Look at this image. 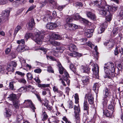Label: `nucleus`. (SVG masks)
<instances>
[{"label":"nucleus","instance_id":"1","mask_svg":"<svg viewBox=\"0 0 123 123\" xmlns=\"http://www.w3.org/2000/svg\"><path fill=\"white\" fill-rule=\"evenodd\" d=\"M90 5L94 4L100 8L99 13L103 16H108L110 14L108 10L106 2L103 0H91Z\"/></svg>","mask_w":123,"mask_h":123},{"label":"nucleus","instance_id":"2","mask_svg":"<svg viewBox=\"0 0 123 123\" xmlns=\"http://www.w3.org/2000/svg\"><path fill=\"white\" fill-rule=\"evenodd\" d=\"M35 39L33 40L37 44H39L42 43V41L44 38V36L45 34V32L42 31H38L35 34Z\"/></svg>","mask_w":123,"mask_h":123},{"label":"nucleus","instance_id":"3","mask_svg":"<svg viewBox=\"0 0 123 123\" xmlns=\"http://www.w3.org/2000/svg\"><path fill=\"white\" fill-rule=\"evenodd\" d=\"M104 68L105 72L107 74L111 75L115 72V65L113 63H109L108 66L104 67Z\"/></svg>","mask_w":123,"mask_h":123},{"label":"nucleus","instance_id":"4","mask_svg":"<svg viewBox=\"0 0 123 123\" xmlns=\"http://www.w3.org/2000/svg\"><path fill=\"white\" fill-rule=\"evenodd\" d=\"M99 67L98 65L96 64H94L92 70L93 71V74L95 75L96 77L98 78L99 77Z\"/></svg>","mask_w":123,"mask_h":123},{"label":"nucleus","instance_id":"5","mask_svg":"<svg viewBox=\"0 0 123 123\" xmlns=\"http://www.w3.org/2000/svg\"><path fill=\"white\" fill-rule=\"evenodd\" d=\"M24 103L26 105V107H31L33 110V111L35 112L34 110L36 109V108L31 100H25Z\"/></svg>","mask_w":123,"mask_h":123},{"label":"nucleus","instance_id":"6","mask_svg":"<svg viewBox=\"0 0 123 123\" xmlns=\"http://www.w3.org/2000/svg\"><path fill=\"white\" fill-rule=\"evenodd\" d=\"M57 26V25L53 23H50L46 25V28L50 30H53Z\"/></svg>","mask_w":123,"mask_h":123},{"label":"nucleus","instance_id":"7","mask_svg":"<svg viewBox=\"0 0 123 123\" xmlns=\"http://www.w3.org/2000/svg\"><path fill=\"white\" fill-rule=\"evenodd\" d=\"M85 97L87 98L88 101L90 104L91 105L93 104L94 98L92 94H86L85 96Z\"/></svg>","mask_w":123,"mask_h":123},{"label":"nucleus","instance_id":"8","mask_svg":"<svg viewBox=\"0 0 123 123\" xmlns=\"http://www.w3.org/2000/svg\"><path fill=\"white\" fill-rule=\"evenodd\" d=\"M85 31V34L87 37H89L92 35V33L93 32V30L86 29Z\"/></svg>","mask_w":123,"mask_h":123},{"label":"nucleus","instance_id":"9","mask_svg":"<svg viewBox=\"0 0 123 123\" xmlns=\"http://www.w3.org/2000/svg\"><path fill=\"white\" fill-rule=\"evenodd\" d=\"M108 10L110 14L114 12L117 9V7L112 6H107Z\"/></svg>","mask_w":123,"mask_h":123},{"label":"nucleus","instance_id":"10","mask_svg":"<svg viewBox=\"0 0 123 123\" xmlns=\"http://www.w3.org/2000/svg\"><path fill=\"white\" fill-rule=\"evenodd\" d=\"M81 80L83 85H86L89 83V79L88 77L84 76L82 77Z\"/></svg>","mask_w":123,"mask_h":123},{"label":"nucleus","instance_id":"11","mask_svg":"<svg viewBox=\"0 0 123 123\" xmlns=\"http://www.w3.org/2000/svg\"><path fill=\"white\" fill-rule=\"evenodd\" d=\"M89 105L88 104L87 101L85 100L83 104V109L84 110L87 111L88 115L89 113Z\"/></svg>","mask_w":123,"mask_h":123},{"label":"nucleus","instance_id":"12","mask_svg":"<svg viewBox=\"0 0 123 123\" xmlns=\"http://www.w3.org/2000/svg\"><path fill=\"white\" fill-rule=\"evenodd\" d=\"M35 24V23L34 22V19L32 18L28 24V29L31 30L33 27L34 26Z\"/></svg>","mask_w":123,"mask_h":123},{"label":"nucleus","instance_id":"13","mask_svg":"<svg viewBox=\"0 0 123 123\" xmlns=\"http://www.w3.org/2000/svg\"><path fill=\"white\" fill-rule=\"evenodd\" d=\"M109 90L107 88H105L104 90L103 94L104 98H106L110 96V93Z\"/></svg>","mask_w":123,"mask_h":123},{"label":"nucleus","instance_id":"14","mask_svg":"<svg viewBox=\"0 0 123 123\" xmlns=\"http://www.w3.org/2000/svg\"><path fill=\"white\" fill-rule=\"evenodd\" d=\"M86 13L88 17L93 20H95L96 19V17L94 14L88 11H87Z\"/></svg>","mask_w":123,"mask_h":123},{"label":"nucleus","instance_id":"15","mask_svg":"<svg viewBox=\"0 0 123 123\" xmlns=\"http://www.w3.org/2000/svg\"><path fill=\"white\" fill-rule=\"evenodd\" d=\"M48 13L46 14L45 18H44V20L46 21V19L47 20H51L52 18V16L51 15V12L49 11H48Z\"/></svg>","mask_w":123,"mask_h":123},{"label":"nucleus","instance_id":"16","mask_svg":"<svg viewBox=\"0 0 123 123\" xmlns=\"http://www.w3.org/2000/svg\"><path fill=\"white\" fill-rule=\"evenodd\" d=\"M69 55L71 57H75L76 56L80 57L82 56V54L76 51H74L72 53H70L69 54Z\"/></svg>","mask_w":123,"mask_h":123},{"label":"nucleus","instance_id":"17","mask_svg":"<svg viewBox=\"0 0 123 123\" xmlns=\"http://www.w3.org/2000/svg\"><path fill=\"white\" fill-rule=\"evenodd\" d=\"M68 48L70 50L73 51V52L75 51L76 50V46L72 44H71L68 45Z\"/></svg>","mask_w":123,"mask_h":123},{"label":"nucleus","instance_id":"18","mask_svg":"<svg viewBox=\"0 0 123 123\" xmlns=\"http://www.w3.org/2000/svg\"><path fill=\"white\" fill-rule=\"evenodd\" d=\"M104 114L107 117H110L112 116L113 113V111H109L107 110L103 111Z\"/></svg>","mask_w":123,"mask_h":123},{"label":"nucleus","instance_id":"19","mask_svg":"<svg viewBox=\"0 0 123 123\" xmlns=\"http://www.w3.org/2000/svg\"><path fill=\"white\" fill-rule=\"evenodd\" d=\"M8 98L10 100L12 101L13 102V101L16 100L17 97L15 94H10L9 97H8Z\"/></svg>","mask_w":123,"mask_h":123},{"label":"nucleus","instance_id":"20","mask_svg":"<svg viewBox=\"0 0 123 123\" xmlns=\"http://www.w3.org/2000/svg\"><path fill=\"white\" fill-rule=\"evenodd\" d=\"M99 86V84L98 83H95L93 86V90L96 92H98V88Z\"/></svg>","mask_w":123,"mask_h":123},{"label":"nucleus","instance_id":"21","mask_svg":"<svg viewBox=\"0 0 123 123\" xmlns=\"http://www.w3.org/2000/svg\"><path fill=\"white\" fill-rule=\"evenodd\" d=\"M81 68L83 70V72L86 73H88L90 69L87 66H84L82 65L81 66Z\"/></svg>","mask_w":123,"mask_h":123},{"label":"nucleus","instance_id":"22","mask_svg":"<svg viewBox=\"0 0 123 123\" xmlns=\"http://www.w3.org/2000/svg\"><path fill=\"white\" fill-rule=\"evenodd\" d=\"M25 47L23 46H21V45H19L17 49V51L19 52H21L22 51V50H25Z\"/></svg>","mask_w":123,"mask_h":123},{"label":"nucleus","instance_id":"23","mask_svg":"<svg viewBox=\"0 0 123 123\" xmlns=\"http://www.w3.org/2000/svg\"><path fill=\"white\" fill-rule=\"evenodd\" d=\"M10 13V11L9 10H6L3 13V16L7 18L9 16Z\"/></svg>","mask_w":123,"mask_h":123},{"label":"nucleus","instance_id":"24","mask_svg":"<svg viewBox=\"0 0 123 123\" xmlns=\"http://www.w3.org/2000/svg\"><path fill=\"white\" fill-rule=\"evenodd\" d=\"M108 108L111 111H113V112H114L115 107L111 103L109 104L108 106Z\"/></svg>","mask_w":123,"mask_h":123},{"label":"nucleus","instance_id":"25","mask_svg":"<svg viewBox=\"0 0 123 123\" xmlns=\"http://www.w3.org/2000/svg\"><path fill=\"white\" fill-rule=\"evenodd\" d=\"M32 87V86L30 85H29L28 86H26L25 87H22L20 88L19 89L18 91L19 92L22 91V90H23L26 89L29 90V89H31Z\"/></svg>","mask_w":123,"mask_h":123},{"label":"nucleus","instance_id":"26","mask_svg":"<svg viewBox=\"0 0 123 123\" xmlns=\"http://www.w3.org/2000/svg\"><path fill=\"white\" fill-rule=\"evenodd\" d=\"M72 24H67L65 26V28L69 30H72Z\"/></svg>","mask_w":123,"mask_h":123},{"label":"nucleus","instance_id":"27","mask_svg":"<svg viewBox=\"0 0 123 123\" xmlns=\"http://www.w3.org/2000/svg\"><path fill=\"white\" fill-rule=\"evenodd\" d=\"M6 111L5 112V115L6 117H10L12 113L10 110L9 109H8L7 110L6 109Z\"/></svg>","mask_w":123,"mask_h":123},{"label":"nucleus","instance_id":"28","mask_svg":"<svg viewBox=\"0 0 123 123\" xmlns=\"http://www.w3.org/2000/svg\"><path fill=\"white\" fill-rule=\"evenodd\" d=\"M74 109L75 110L74 111L75 113H76V114H79L80 112V109L79 107H77L75 105Z\"/></svg>","mask_w":123,"mask_h":123},{"label":"nucleus","instance_id":"29","mask_svg":"<svg viewBox=\"0 0 123 123\" xmlns=\"http://www.w3.org/2000/svg\"><path fill=\"white\" fill-rule=\"evenodd\" d=\"M14 69L13 67H12L10 65L8 66L7 68H6L8 72L11 71L12 72H14Z\"/></svg>","mask_w":123,"mask_h":123},{"label":"nucleus","instance_id":"30","mask_svg":"<svg viewBox=\"0 0 123 123\" xmlns=\"http://www.w3.org/2000/svg\"><path fill=\"white\" fill-rule=\"evenodd\" d=\"M51 36L55 39H58L60 38V36L59 35L55 33H53L52 34Z\"/></svg>","mask_w":123,"mask_h":123},{"label":"nucleus","instance_id":"31","mask_svg":"<svg viewBox=\"0 0 123 123\" xmlns=\"http://www.w3.org/2000/svg\"><path fill=\"white\" fill-rule=\"evenodd\" d=\"M32 36V34L31 33H27L25 36V38L27 40L29 38L31 37Z\"/></svg>","mask_w":123,"mask_h":123},{"label":"nucleus","instance_id":"32","mask_svg":"<svg viewBox=\"0 0 123 123\" xmlns=\"http://www.w3.org/2000/svg\"><path fill=\"white\" fill-rule=\"evenodd\" d=\"M37 86L39 87H45L49 86V84H38Z\"/></svg>","mask_w":123,"mask_h":123},{"label":"nucleus","instance_id":"33","mask_svg":"<svg viewBox=\"0 0 123 123\" xmlns=\"http://www.w3.org/2000/svg\"><path fill=\"white\" fill-rule=\"evenodd\" d=\"M59 68V70L60 73L61 74H62L63 73V71L64 69V68L62 67V65L58 67Z\"/></svg>","mask_w":123,"mask_h":123},{"label":"nucleus","instance_id":"34","mask_svg":"<svg viewBox=\"0 0 123 123\" xmlns=\"http://www.w3.org/2000/svg\"><path fill=\"white\" fill-rule=\"evenodd\" d=\"M21 29V26L19 25L17 26L15 29L14 34L16 35L19 31Z\"/></svg>","mask_w":123,"mask_h":123},{"label":"nucleus","instance_id":"35","mask_svg":"<svg viewBox=\"0 0 123 123\" xmlns=\"http://www.w3.org/2000/svg\"><path fill=\"white\" fill-rule=\"evenodd\" d=\"M13 102L16 108H18L19 107V104L18 101L15 100L13 101Z\"/></svg>","mask_w":123,"mask_h":123},{"label":"nucleus","instance_id":"36","mask_svg":"<svg viewBox=\"0 0 123 123\" xmlns=\"http://www.w3.org/2000/svg\"><path fill=\"white\" fill-rule=\"evenodd\" d=\"M51 44L53 45L56 46V45L59 46L60 45L59 42L56 41H52L51 42Z\"/></svg>","mask_w":123,"mask_h":123},{"label":"nucleus","instance_id":"37","mask_svg":"<svg viewBox=\"0 0 123 123\" xmlns=\"http://www.w3.org/2000/svg\"><path fill=\"white\" fill-rule=\"evenodd\" d=\"M9 89L12 90H15V89L14 88V85L13 84L12 82H10L9 84Z\"/></svg>","mask_w":123,"mask_h":123},{"label":"nucleus","instance_id":"38","mask_svg":"<svg viewBox=\"0 0 123 123\" xmlns=\"http://www.w3.org/2000/svg\"><path fill=\"white\" fill-rule=\"evenodd\" d=\"M79 114H76L75 116V118L76 119V122H80V118Z\"/></svg>","mask_w":123,"mask_h":123},{"label":"nucleus","instance_id":"39","mask_svg":"<svg viewBox=\"0 0 123 123\" xmlns=\"http://www.w3.org/2000/svg\"><path fill=\"white\" fill-rule=\"evenodd\" d=\"M105 29L104 28L101 27L99 28L98 30V32L99 34H101L105 31Z\"/></svg>","mask_w":123,"mask_h":123},{"label":"nucleus","instance_id":"40","mask_svg":"<svg viewBox=\"0 0 123 123\" xmlns=\"http://www.w3.org/2000/svg\"><path fill=\"white\" fill-rule=\"evenodd\" d=\"M68 77H66V76H63V79L64 80L66 81L67 84L68 85H69V84L70 83V80H69L68 79Z\"/></svg>","mask_w":123,"mask_h":123},{"label":"nucleus","instance_id":"41","mask_svg":"<svg viewBox=\"0 0 123 123\" xmlns=\"http://www.w3.org/2000/svg\"><path fill=\"white\" fill-rule=\"evenodd\" d=\"M43 118L42 119L43 121L46 120L48 118V116L45 112L43 113Z\"/></svg>","mask_w":123,"mask_h":123},{"label":"nucleus","instance_id":"42","mask_svg":"<svg viewBox=\"0 0 123 123\" xmlns=\"http://www.w3.org/2000/svg\"><path fill=\"white\" fill-rule=\"evenodd\" d=\"M74 98L75 99V103L76 104H77L78 102L79 99L78 95L77 94H75L74 96Z\"/></svg>","mask_w":123,"mask_h":123},{"label":"nucleus","instance_id":"43","mask_svg":"<svg viewBox=\"0 0 123 123\" xmlns=\"http://www.w3.org/2000/svg\"><path fill=\"white\" fill-rule=\"evenodd\" d=\"M22 118V117L21 115H19L17 117V123H19V122L20 121Z\"/></svg>","mask_w":123,"mask_h":123},{"label":"nucleus","instance_id":"44","mask_svg":"<svg viewBox=\"0 0 123 123\" xmlns=\"http://www.w3.org/2000/svg\"><path fill=\"white\" fill-rule=\"evenodd\" d=\"M70 68L74 73L75 74L76 73V69L74 67L73 65H71L70 66Z\"/></svg>","mask_w":123,"mask_h":123},{"label":"nucleus","instance_id":"45","mask_svg":"<svg viewBox=\"0 0 123 123\" xmlns=\"http://www.w3.org/2000/svg\"><path fill=\"white\" fill-rule=\"evenodd\" d=\"M9 65L12 67H13V68L14 67H15L17 65V64L14 61H12Z\"/></svg>","mask_w":123,"mask_h":123},{"label":"nucleus","instance_id":"46","mask_svg":"<svg viewBox=\"0 0 123 123\" xmlns=\"http://www.w3.org/2000/svg\"><path fill=\"white\" fill-rule=\"evenodd\" d=\"M80 18V16L78 14H75L74 17L73 18L75 20H77Z\"/></svg>","mask_w":123,"mask_h":123},{"label":"nucleus","instance_id":"47","mask_svg":"<svg viewBox=\"0 0 123 123\" xmlns=\"http://www.w3.org/2000/svg\"><path fill=\"white\" fill-rule=\"evenodd\" d=\"M7 3V0H0V4L3 5L6 4Z\"/></svg>","mask_w":123,"mask_h":123},{"label":"nucleus","instance_id":"48","mask_svg":"<svg viewBox=\"0 0 123 123\" xmlns=\"http://www.w3.org/2000/svg\"><path fill=\"white\" fill-rule=\"evenodd\" d=\"M123 7H121L122 10L119 13V16L120 17H121L123 18Z\"/></svg>","mask_w":123,"mask_h":123},{"label":"nucleus","instance_id":"49","mask_svg":"<svg viewBox=\"0 0 123 123\" xmlns=\"http://www.w3.org/2000/svg\"><path fill=\"white\" fill-rule=\"evenodd\" d=\"M18 81L20 83H22L24 84H26V81L24 79H21L18 80Z\"/></svg>","mask_w":123,"mask_h":123},{"label":"nucleus","instance_id":"50","mask_svg":"<svg viewBox=\"0 0 123 123\" xmlns=\"http://www.w3.org/2000/svg\"><path fill=\"white\" fill-rule=\"evenodd\" d=\"M72 19L70 17L66 19V22L67 24H69V23L72 22Z\"/></svg>","mask_w":123,"mask_h":123},{"label":"nucleus","instance_id":"51","mask_svg":"<svg viewBox=\"0 0 123 123\" xmlns=\"http://www.w3.org/2000/svg\"><path fill=\"white\" fill-rule=\"evenodd\" d=\"M112 16V14H111L108 16L107 15V21H110L111 20Z\"/></svg>","mask_w":123,"mask_h":123},{"label":"nucleus","instance_id":"52","mask_svg":"<svg viewBox=\"0 0 123 123\" xmlns=\"http://www.w3.org/2000/svg\"><path fill=\"white\" fill-rule=\"evenodd\" d=\"M47 57L48 59L49 58L53 61H56L55 58L53 56L49 55H47Z\"/></svg>","mask_w":123,"mask_h":123},{"label":"nucleus","instance_id":"53","mask_svg":"<svg viewBox=\"0 0 123 123\" xmlns=\"http://www.w3.org/2000/svg\"><path fill=\"white\" fill-rule=\"evenodd\" d=\"M5 69L4 68L0 65V73L3 74L5 72Z\"/></svg>","mask_w":123,"mask_h":123},{"label":"nucleus","instance_id":"54","mask_svg":"<svg viewBox=\"0 0 123 123\" xmlns=\"http://www.w3.org/2000/svg\"><path fill=\"white\" fill-rule=\"evenodd\" d=\"M118 50L119 49H118V47H117L115 48L114 51V54L115 55H116L119 53V52L118 51Z\"/></svg>","mask_w":123,"mask_h":123},{"label":"nucleus","instance_id":"55","mask_svg":"<svg viewBox=\"0 0 123 123\" xmlns=\"http://www.w3.org/2000/svg\"><path fill=\"white\" fill-rule=\"evenodd\" d=\"M27 76L30 80H31L33 78L32 75L30 73H27Z\"/></svg>","mask_w":123,"mask_h":123},{"label":"nucleus","instance_id":"56","mask_svg":"<svg viewBox=\"0 0 123 123\" xmlns=\"http://www.w3.org/2000/svg\"><path fill=\"white\" fill-rule=\"evenodd\" d=\"M118 30L116 28H114L112 31V32L114 35L115 36L117 33Z\"/></svg>","mask_w":123,"mask_h":123},{"label":"nucleus","instance_id":"57","mask_svg":"<svg viewBox=\"0 0 123 123\" xmlns=\"http://www.w3.org/2000/svg\"><path fill=\"white\" fill-rule=\"evenodd\" d=\"M72 30H74L75 29H77L78 28V26L77 25L73 24H72Z\"/></svg>","mask_w":123,"mask_h":123},{"label":"nucleus","instance_id":"58","mask_svg":"<svg viewBox=\"0 0 123 123\" xmlns=\"http://www.w3.org/2000/svg\"><path fill=\"white\" fill-rule=\"evenodd\" d=\"M47 71L48 72L52 73H53L54 72V71L53 70L51 67L50 66H49L48 67Z\"/></svg>","mask_w":123,"mask_h":123},{"label":"nucleus","instance_id":"59","mask_svg":"<svg viewBox=\"0 0 123 123\" xmlns=\"http://www.w3.org/2000/svg\"><path fill=\"white\" fill-rule=\"evenodd\" d=\"M42 71V70L40 69H37L34 70V72L37 73H40Z\"/></svg>","mask_w":123,"mask_h":123},{"label":"nucleus","instance_id":"60","mask_svg":"<svg viewBox=\"0 0 123 123\" xmlns=\"http://www.w3.org/2000/svg\"><path fill=\"white\" fill-rule=\"evenodd\" d=\"M87 45L91 47L92 48L94 46V45L90 42H89L86 43Z\"/></svg>","mask_w":123,"mask_h":123},{"label":"nucleus","instance_id":"61","mask_svg":"<svg viewBox=\"0 0 123 123\" xmlns=\"http://www.w3.org/2000/svg\"><path fill=\"white\" fill-rule=\"evenodd\" d=\"M75 5L76 6H79L81 7L83 6L82 3L79 2H76L75 3Z\"/></svg>","mask_w":123,"mask_h":123},{"label":"nucleus","instance_id":"62","mask_svg":"<svg viewBox=\"0 0 123 123\" xmlns=\"http://www.w3.org/2000/svg\"><path fill=\"white\" fill-rule=\"evenodd\" d=\"M35 7V6H31L27 11L26 13H27L28 12L30 11L33 9Z\"/></svg>","mask_w":123,"mask_h":123},{"label":"nucleus","instance_id":"63","mask_svg":"<svg viewBox=\"0 0 123 123\" xmlns=\"http://www.w3.org/2000/svg\"><path fill=\"white\" fill-rule=\"evenodd\" d=\"M44 103H43V104H44L45 106L46 105H49V101L47 99H45L44 100Z\"/></svg>","mask_w":123,"mask_h":123},{"label":"nucleus","instance_id":"64","mask_svg":"<svg viewBox=\"0 0 123 123\" xmlns=\"http://www.w3.org/2000/svg\"><path fill=\"white\" fill-rule=\"evenodd\" d=\"M119 50L121 55H123V48L122 47L119 48Z\"/></svg>","mask_w":123,"mask_h":123}]
</instances>
